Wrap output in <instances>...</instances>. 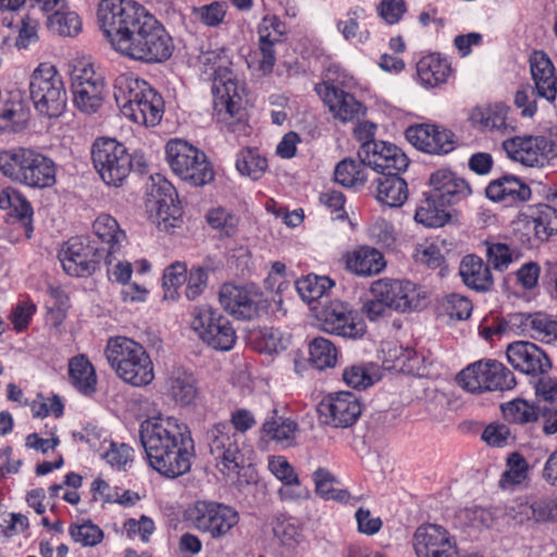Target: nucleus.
Instances as JSON below:
<instances>
[{"mask_svg":"<svg viewBox=\"0 0 557 557\" xmlns=\"http://www.w3.org/2000/svg\"><path fill=\"white\" fill-rule=\"evenodd\" d=\"M269 470L276 479L283 482L284 485H300L297 473L285 457H271L269 459Z\"/></svg>","mask_w":557,"mask_h":557,"instance_id":"69168bd1","label":"nucleus"},{"mask_svg":"<svg viewBox=\"0 0 557 557\" xmlns=\"http://www.w3.org/2000/svg\"><path fill=\"white\" fill-rule=\"evenodd\" d=\"M139 438L152 469L166 478L188 472L194 441L188 426L174 417H152L141 422Z\"/></svg>","mask_w":557,"mask_h":557,"instance_id":"f03ea898","label":"nucleus"},{"mask_svg":"<svg viewBox=\"0 0 557 557\" xmlns=\"http://www.w3.org/2000/svg\"><path fill=\"white\" fill-rule=\"evenodd\" d=\"M376 372V366L373 363L352 364L344 370L343 380L354 388H367L379 380Z\"/></svg>","mask_w":557,"mask_h":557,"instance_id":"5fc2aeb1","label":"nucleus"},{"mask_svg":"<svg viewBox=\"0 0 557 557\" xmlns=\"http://www.w3.org/2000/svg\"><path fill=\"white\" fill-rule=\"evenodd\" d=\"M529 63L536 97L554 102L557 97V74L549 57L544 51H534Z\"/></svg>","mask_w":557,"mask_h":557,"instance_id":"393cba45","label":"nucleus"},{"mask_svg":"<svg viewBox=\"0 0 557 557\" xmlns=\"http://www.w3.org/2000/svg\"><path fill=\"white\" fill-rule=\"evenodd\" d=\"M504 417L510 423L530 425L542 419V405L524 399H513L502 406Z\"/></svg>","mask_w":557,"mask_h":557,"instance_id":"c03bdc74","label":"nucleus"},{"mask_svg":"<svg viewBox=\"0 0 557 557\" xmlns=\"http://www.w3.org/2000/svg\"><path fill=\"white\" fill-rule=\"evenodd\" d=\"M98 22L113 49L134 60L162 62L172 55L173 42L165 28L133 0H101Z\"/></svg>","mask_w":557,"mask_h":557,"instance_id":"f257e3e1","label":"nucleus"},{"mask_svg":"<svg viewBox=\"0 0 557 557\" xmlns=\"http://www.w3.org/2000/svg\"><path fill=\"white\" fill-rule=\"evenodd\" d=\"M27 113L21 104L4 108L0 113V131L18 132L25 127Z\"/></svg>","mask_w":557,"mask_h":557,"instance_id":"0e129e2a","label":"nucleus"},{"mask_svg":"<svg viewBox=\"0 0 557 557\" xmlns=\"http://www.w3.org/2000/svg\"><path fill=\"white\" fill-rule=\"evenodd\" d=\"M69 377L71 384L84 395L95 393L97 385L95 368L84 355L70 359Z\"/></svg>","mask_w":557,"mask_h":557,"instance_id":"ea45409f","label":"nucleus"},{"mask_svg":"<svg viewBox=\"0 0 557 557\" xmlns=\"http://www.w3.org/2000/svg\"><path fill=\"white\" fill-rule=\"evenodd\" d=\"M515 324L528 332L531 337L550 342L557 338V321L543 312L518 313L513 317Z\"/></svg>","mask_w":557,"mask_h":557,"instance_id":"58836bf2","label":"nucleus"},{"mask_svg":"<svg viewBox=\"0 0 557 557\" xmlns=\"http://www.w3.org/2000/svg\"><path fill=\"white\" fill-rule=\"evenodd\" d=\"M457 382L472 394L508 391L517 384L513 373L496 360H480L468 366L457 375Z\"/></svg>","mask_w":557,"mask_h":557,"instance_id":"9d476101","label":"nucleus"},{"mask_svg":"<svg viewBox=\"0 0 557 557\" xmlns=\"http://www.w3.org/2000/svg\"><path fill=\"white\" fill-rule=\"evenodd\" d=\"M533 519L537 522H557V493L533 502Z\"/></svg>","mask_w":557,"mask_h":557,"instance_id":"774afa93","label":"nucleus"},{"mask_svg":"<svg viewBox=\"0 0 557 557\" xmlns=\"http://www.w3.org/2000/svg\"><path fill=\"white\" fill-rule=\"evenodd\" d=\"M70 534L75 542L81 543L83 546H95L103 537L101 529L90 521L79 525H71Z\"/></svg>","mask_w":557,"mask_h":557,"instance_id":"e2e57ef3","label":"nucleus"},{"mask_svg":"<svg viewBox=\"0 0 557 557\" xmlns=\"http://www.w3.org/2000/svg\"><path fill=\"white\" fill-rule=\"evenodd\" d=\"M535 404L542 405V407H550L556 404L557 400V379L550 376H541L534 383Z\"/></svg>","mask_w":557,"mask_h":557,"instance_id":"680f3d73","label":"nucleus"},{"mask_svg":"<svg viewBox=\"0 0 557 557\" xmlns=\"http://www.w3.org/2000/svg\"><path fill=\"white\" fill-rule=\"evenodd\" d=\"M446 203H442L438 199L428 191L426 197L420 202L414 213V220L426 227H441L450 218L447 212Z\"/></svg>","mask_w":557,"mask_h":557,"instance_id":"a18cd8bd","label":"nucleus"},{"mask_svg":"<svg viewBox=\"0 0 557 557\" xmlns=\"http://www.w3.org/2000/svg\"><path fill=\"white\" fill-rule=\"evenodd\" d=\"M156 91L147 82L133 74H121L114 81V99L123 113L126 107L133 108L145 97H153Z\"/></svg>","mask_w":557,"mask_h":557,"instance_id":"cd10ccee","label":"nucleus"},{"mask_svg":"<svg viewBox=\"0 0 557 557\" xmlns=\"http://www.w3.org/2000/svg\"><path fill=\"white\" fill-rule=\"evenodd\" d=\"M185 519L191 528L212 540L231 535L239 522L238 511L218 502L198 500L185 511Z\"/></svg>","mask_w":557,"mask_h":557,"instance_id":"6e6552de","label":"nucleus"},{"mask_svg":"<svg viewBox=\"0 0 557 557\" xmlns=\"http://www.w3.org/2000/svg\"><path fill=\"white\" fill-rule=\"evenodd\" d=\"M65 8L52 10L48 17V26L62 36H74L81 30L82 23L75 12L64 11Z\"/></svg>","mask_w":557,"mask_h":557,"instance_id":"6e6d98bb","label":"nucleus"},{"mask_svg":"<svg viewBox=\"0 0 557 557\" xmlns=\"http://www.w3.org/2000/svg\"><path fill=\"white\" fill-rule=\"evenodd\" d=\"M29 95L34 108L44 116L59 117L65 111V86L57 67L49 62L40 63L34 70L29 82Z\"/></svg>","mask_w":557,"mask_h":557,"instance_id":"423d86ee","label":"nucleus"},{"mask_svg":"<svg viewBox=\"0 0 557 557\" xmlns=\"http://www.w3.org/2000/svg\"><path fill=\"white\" fill-rule=\"evenodd\" d=\"M485 195L494 202L505 207L518 206L531 198V189L518 176L506 174L493 180L485 188Z\"/></svg>","mask_w":557,"mask_h":557,"instance_id":"a878e982","label":"nucleus"},{"mask_svg":"<svg viewBox=\"0 0 557 557\" xmlns=\"http://www.w3.org/2000/svg\"><path fill=\"white\" fill-rule=\"evenodd\" d=\"M168 395L180 406L191 405L197 395V381L191 372L183 367H174L165 381Z\"/></svg>","mask_w":557,"mask_h":557,"instance_id":"7c9ffc66","label":"nucleus"},{"mask_svg":"<svg viewBox=\"0 0 557 557\" xmlns=\"http://www.w3.org/2000/svg\"><path fill=\"white\" fill-rule=\"evenodd\" d=\"M510 108L502 102L488 106L485 109H476L471 114V120L478 123L484 131L509 135L515 132V121L509 116Z\"/></svg>","mask_w":557,"mask_h":557,"instance_id":"c85d7f7f","label":"nucleus"},{"mask_svg":"<svg viewBox=\"0 0 557 557\" xmlns=\"http://www.w3.org/2000/svg\"><path fill=\"white\" fill-rule=\"evenodd\" d=\"M508 362L521 373L536 376L547 373L552 362L545 351L537 345L527 341H517L507 346Z\"/></svg>","mask_w":557,"mask_h":557,"instance_id":"412c9836","label":"nucleus"},{"mask_svg":"<svg viewBox=\"0 0 557 557\" xmlns=\"http://www.w3.org/2000/svg\"><path fill=\"white\" fill-rule=\"evenodd\" d=\"M370 292L398 312L421 310L428 304L423 287L406 280L381 278L372 283Z\"/></svg>","mask_w":557,"mask_h":557,"instance_id":"f8f14e48","label":"nucleus"},{"mask_svg":"<svg viewBox=\"0 0 557 557\" xmlns=\"http://www.w3.org/2000/svg\"><path fill=\"white\" fill-rule=\"evenodd\" d=\"M55 164L44 153L34 149V156L24 175V184L30 188H49L55 184Z\"/></svg>","mask_w":557,"mask_h":557,"instance_id":"e433bc0d","label":"nucleus"},{"mask_svg":"<svg viewBox=\"0 0 557 557\" xmlns=\"http://www.w3.org/2000/svg\"><path fill=\"white\" fill-rule=\"evenodd\" d=\"M268 168V161L256 150L245 148L239 151L236 159V169L243 175H247L252 180H259Z\"/></svg>","mask_w":557,"mask_h":557,"instance_id":"603ef678","label":"nucleus"},{"mask_svg":"<svg viewBox=\"0 0 557 557\" xmlns=\"http://www.w3.org/2000/svg\"><path fill=\"white\" fill-rule=\"evenodd\" d=\"M459 274L465 285L475 292H487L494 285L488 264L475 255H468L462 258Z\"/></svg>","mask_w":557,"mask_h":557,"instance_id":"72a5a7b5","label":"nucleus"},{"mask_svg":"<svg viewBox=\"0 0 557 557\" xmlns=\"http://www.w3.org/2000/svg\"><path fill=\"white\" fill-rule=\"evenodd\" d=\"M482 440L490 446L503 447L513 443L515 436L508 425L491 423L484 429Z\"/></svg>","mask_w":557,"mask_h":557,"instance_id":"338daca9","label":"nucleus"},{"mask_svg":"<svg viewBox=\"0 0 557 557\" xmlns=\"http://www.w3.org/2000/svg\"><path fill=\"white\" fill-rule=\"evenodd\" d=\"M334 283L327 276L309 274L296 281V289L300 297L311 302L321 298Z\"/></svg>","mask_w":557,"mask_h":557,"instance_id":"8fccbe9b","label":"nucleus"},{"mask_svg":"<svg viewBox=\"0 0 557 557\" xmlns=\"http://www.w3.org/2000/svg\"><path fill=\"white\" fill-rule=\"evenodd\" d=\"M530 467L520 453H510L506 459V470L503 472L499 486L512 490L528 480Z\"/></svg>","mask_w":557,"mask_h":557,"instance_id":"49530a36","label":"nucleus"},{"mask_svg":"<svg viewBox=\"0 0 557 557\" xmlns=\"http://www.w3.org/2000/svg\"><path fill=\"white\" fill-rule=\"evenodd\" d=\"M228 5L224 1H213L208 4L193 7L191 18L208 27L220 26L226 15Z\"/></svg>","mask_w":557,"mask_h":557,"instance_id":"3c124183","label":"nucleus"},{"mask_svg":"<svg viewBox=\"0 0 557 557\" xmlns=\"http://www.w3.org/2000/svg\"><path fill=\"white\" fill-rule=\"evenodd\" d=\"M92 228L96 237L92 240H96L100 248H104L106 262L110 264L114 260V253L126 240V234L120 228L116 220L109 214L99 215Z\"/></svg>","mask_w":557,"mask_h":557,"instance_id":"bb28decb","label":"nucleus"},{"mask_svg":"<svg viewBox=\"0 0 557 557\" xmlns=\"http://www.w3.org/2000/svg\"><path fill=\"white\" fill-rule=\"evenodd\" d=\"M417 72L422 84L434 87L447 81L451 69L446 59L429 54L418 62Z\"/></svg>","mask_w":557,"mask_h":557,"instance_id":"79ce46f5","label":"nucleus"},{"mask_svg":"<svg viewBox=\"0 0 557 557\" xmlns=\"http://www.w3.org/2000/svg\"><path fill=\"white\" fill-rule=\"evenodd\" d=\"M185 296L188 300L197 299L208 286V268L193 267L186 280Z\"/></svg>","mask_w":557,"mask_h":557,"instance_id":"052dcab7","label":"nucleus"},{"mask_svg":"<svg viewBox=\"0 0 557 557\" xmlns=\"http://www.w3.org/2000/svg\"><path fill=\"white\" fill-rule=\"evenodd\" d=\"M207 221L213 228H219L221 235L231 237L236 233L238 218L223 208H216L208 212Z\"/></svg>","mask_w":557,"mask_h":557,"instance_id":"13d9d810","label":"nucleus"},{"mask_svg":"<svg viewBox=\"0 0 557 557\" xmlns=\"http://www.w3.org/2000/svg\"><path fill=\"white\" fill-rule=\"evenodd\" d=\"M386 267L381 251L369 246H362L346 256V268L359 276L380 274Z\"/></svg>","mask_w":557,"mask_h":557,"instance_id":"473e14b6","label":"nucleus"},{"mask_svg":"<svg viewBox=\"0 0 557 557\" xmlns=\"http://www.w3.org/2000/svg\"><path fill=\"white\" fill-rule=\"evenodd\" d=\"M166 161L182 181L201 187L213 181L214 171L207 156L182 139H171L165 146Z\"/></svg>","mask_w":557,"mask_h":557,"instance_id":"0eeeda50","label":"nucleus"},{"mask_svg":"<svg viewBox=\"0 0 557 557\" xmlns=\"http://www.w3.org/2000/svg\"><path fill=\"white\" fill-rule=\"evenodd\" d=\"M309 361L319 370L332 368L337 361V349L327 338L315 337L309 344Z\"/></svg>","mask_w":557,"mask_h":557,"instance_id":"09e8293b","label":"nucleus"},{"mask_svg":"<svg viewBox=\"0 0 557 557\" xmlns=\"http://www.w3.org/2000/svg\"><path fill=\"white\" fill-rule=\"evenodd\" d=\"M429 182L431 186L429 191L433 195V198L448 206L466 199L471 194L469 183L447 169H441L432 173Z\"/></svg>","mask_w":557,"mask_h":557,"instance_id":"b1692460","label":"nucleus"},{"mask_svg":"<svg viewBox=\"0 0 557 557\" xmlns=\"http://www.w3.org/2000/svg\"><path fill=\"white\" fill-rule=\"evenodd\" d=\"M0 209L11 210L18 226L23 227L25 236L30 238L33 233V209L29 201L16 189L7 188L0 193Z\"/></svg>","mask_w":557,"mask_h":557,"instance_id":"c9c22d12","label":"nucleus"},{"mask_svg":"<svg viewBox=\"0 0 557 557\" xmlns=\"http://www.w3.org/2000/svg\"><path fill=\"white\" fill-rule=\"evenodd\" d=\"M320 419L333 428L351 426L361 414L358 396L350 392H339L325 397L318 407Z\"/></svg>","mask_w":557,"mask_h":557,"instance_id":"6ab92c4d","label":"nucleus"},{"mask_svg":"<svg viewBox=\"0 0 557 557\" xmlns=\"http://www.w3.org/2000/svg\"><path fill=\"white\" fill-rule=\"evenodd\" d=\"M106 358L124 382L145 386L154 377L153 364L146 349L126 336L110 337L106 346Z\"/></svg>","mask_w":557,"mask_h":557,"instance_id":"20e7f679","label":"nucleus"},{"mask_svg":"<svg viewBox=\"0 0 557 557\" xmlns=\"http://www.w3.org/2000/svg\"><path fill=\"white\" fill-rule=\"evenodd\" d=\"M104 81L92 65L75 66L72 72V92L74 106L83 113L91 114L102 106Z\"/></svg>","mask_w":557,"mask_h":557,"instance_id":"f3484780","label":"nucleus"},{"mask_svg":"<svg viewBox=\"0 0 557 557\" xmlns=\"http://www.w3.org/2000/svg\"><path fill=\"white\" fill-rule=\"evenodd\" d=\"M358 158L377 175L393 171L403 172L409 164L407 156L396 145L373 139L362 143Z\"/></svg>","mask_w":557,"mask_h":557,"instance_id":"a211bd4d","label":"nucleus"},{"mask_svg":"<svg viewBox=\"0 0 557 557\" xmlns=\"http://www.w3.org/2000/svg\"><path fill=\"white\" fill-rule=\"evenodd\" d=\"M190 326L209 347L220 351L231 350L237 341L231 321L211 306H197L191 311Z\"/></svg>","mask_w":557,"mask_h":557,"instance_id":"1a4fd4ad","label":"nucleus"},{"mask_svg":"<svg viewBox=\"0 0 557 557\" xmlns=\"http://www.w3.org/2000/svg\"><path fill=\"white\" fill-rule=\"evenodd\" d=\"M104 259V248L89 237L70 238L59 251V260L63 270L72 276L86 277L91 275Z\"/></svg>","mask_w":557,"mask_h":557,"instance_id":"9b49d317","label":"nucleus"},{"mask_svg":"<svg viewBox=\"0 0 557 557\" xmlns=\"http://www.w3.org/2000/svg\"><path fill=\"white\" fill-rule=\"evenodd\" d=\"M527 218L534 223L537 240L546 242L557 233V209L546 203L529 206L527 207Z\"/></svg>","mask_w":557,"mask_h":557,"instance_id":"37998d69","label":"nucleus"},{"mask_svg":"<svg viewBox=\"0 0 557 557\" xmlns=\"http://www.w3.org/2000/svg\"><path fill=\"white\" fill-rule=\"evenodd\" d=\"M321 330L345 338H360L366 333V324L350 305L341 300L325 304L318 314Z\"/></svg>","mask_w":557,"mask_h":557,"instance_id":"dca6fc26","label":"nucleus"},{"mask_svg":"<svg viewBox=\"0 0 557 557\" xmlns=\"http://www.w3.org/2000/svg\"><path fill=\"white\" fill-rule=\"evenodd\" d=\"M153 97H145L135 107H126L122 113L125 117L144 126H156L163 116L164 103L162 97L157 92H152Z\"/></svg>","mask_w":557,"mask_h":557,"instance_id":"4c0bfd02","label":"nucleus"},{"mask_svg":"<svg viewBox=\"0 0 557 557\" xmlns=\"http://www.w3.org/2000/svg\"><path fill=\"white\" fill-rule=\"evenodd\" d=\"M222 308L238 320H252L268 309L263 293L256 285L223 284L219 293Z\"/></svg>","mask_w":557,"mask_h":557,"instance_id":"4468645a","label":"nucleus"},{"mask_svg":"<svg viewBox=\"0 0 557 557\" xmlns=\"http://www.w3.org/2000/svg\"><path fill=\"white\" fill-rule=\"evenodd\" d=\"M256 348L272 354L284 349L281 332L273 327H264L253 333Z\"/></svg>","mask_w":557,"mask_h":557,"instance_id":"bf43d9fd","label":"nucleus"},{"mask_svg":"<svg viewBox=\"0 0 557 557\" xmlns=\"http://www.w3.org/2000/svg\"><path fill=\"white\" fill-rule=\"evenodd\" d=\"M364 166L361 161L347 158L337 163L334 176L335 181L345 187H360L367 181Z\"/></svg>","mask_w":557,"mask_h":557,"instance_id":"de8ad7c7","label":"nucleus"},{"mask_svg":"<svg viewBox=\"0 0 557 557\" xmlns=\"http://www.w3.org/2000/svg\"><path fill=\"white\" fill-rule=\"evenodd\" d=\"M147 208L153 222L161 231L169 232L178 226L182 219V208L177 200L175 187L166 180L152 178L149 187Z\"/></svg>","mask_w":557,"mask_h":557,"instance_id":"2eb2a0df","label":"nucleus"},{"mask_svg":"<svg viewBox=\"0 0 557 557\" xmlns=\"http://www.w3.org/2000/svg\"><path fill=\"white\" fill-rule=\"evenodd\" d=\"M186 280V263L176 261L166 267L162 277V287L164 289L163 298L165 300H176L178 298V288Z\"/></svg>","mask_w":557,"mask_h":557,"instance_id":"864d4df0","label":"nucleus"},{"mask_svg":"<svg viewBox=\"0 0 557 557\" xmlns=\"http://www.w3.org/2000/svg\"><path fill=\"white\" fill-rule=\"evenodd\" d=\"M448 546H456L447 531L436 524L420 527L414 533V549L418 557H435Z\"/></svg>","mask_w":557,"mask_h":557,"instance_id":"2f4dec72","label":"nucleus"},{"mask_svg":"<svg viewBox=\"0 0 557 557\" xmlns=\"http://www.w3.org/2000/svg\"><path fill=\"white\" fill-rule=\"evenodd\" d=\"M407 140L417 149L435 154H446L455 149V135L436 125L420 124L406 129Z\"/></svg>","mask_w":557,"mask_h":557,"instance_id":"4be33fe9","label":"nucleus"},{"mask_svg":"<svg viewBox=\"0 0 557 557\" xmlns=\"http://www.w3.org/2000/svg\"><path fill=\"white\" fill-rule=\"evenodd\" d=\"M33 156L34 149L21 146L0 150V173L10 181L23 185Z\"/></svg>","mask_w":557,"mask_h":557,"instance_id":"f704fd0d","label":"nucleus"},{"mask_svg":"<svg viewBox=\"0 0 557 557\" xmlns=\"http://www.w3.org/2000/svg\"><path fill=\"white\" fill-rule=\"evenodd\" d=\"M261 430L271 441L289 447L294 444L298 424L293 419L278 416L277 410L274 409L272 416L263 422Z\"/></svg>","mask_w":557,"mask_h":557,"instance_id":"a19ab883","label":"nucleus"},{"mask_svg":"<svg viewBox=\"0 0 557 557\" xmlns=\"http://www.w3.org/2000/svg\"><path fill=\"white\" fill-rule=\"evenodd\" d=\"M314 89L335 119L343 122H351L358 120L363 114L364 108L362 103L351 94L344 91L335 85L323 82L317 84Z\"/></svg>","mask_w":557,"mask_h":557,"instance_id":"5701e85b","label":"nucleus"},{"mask_svg":"<svg viewBox=\"0 0 557 557\" xmlns=\"http://www.w3.org/2000/svg\"><path fill=\"white\" fill-rule=\"evenodd\" d=\"M507 156L527 166L543 165L552 150L550 141L544 136H515L503 141Z\"/></svg>","mask_w":557,"mask_h":557,"instance_id":"aec40b11","label":"nucleus"},{"mask_svg":"<svg viewBox=\"0 0 557 557\" xmlns=\"http://www.w3.org/2000/svg\"><path fill=\"white\" fill-rule=\"evenodd\" d=\"M441 311L450 319L467 320L472 312V304L469 298L460 294L446 295L440 302Z\"/></svg>","mask_w":557,"mask_h":557,"instance_id":"4d7b16f0","label":"nucleus"},{"mask_svg":"<svg viewBox=\"0 0 557 557\" xmlns=\"http://www.w3.org/2000/svg\"><path fill=\"white\" fill-rule=\"evenodd\" d=\"M206 441L216 468L224 474L237 473L244 457L239 448V435L227 422H219L208 429Z\"/></svg>","mask_w":557,"mask_h":557,"instance_id":"ddd939ff","label":"nucleus"},{"mask_svg":"<svg viewBox=\"0 0 557 557\" xmlns=\"http://www.w3.org/2000/svg\"><path fill=\"white\" fill-rule=\"evenodd\" d=\"M91 158L101 180L115 187L121 186L132 171L144 173L147 166L143 154H131L123 144L112 138L97 139Z\"/></svg>","mask_w":557,"mask_h":557,"instance_id":"39448f33","label":"nucleus"},{"mask_svg":"<svg viewBox=\"0 0 557 557\" xmlns=\"http://www.w3.org/2000/svg\"><path fill=\"white\" fill-rule=\"evenodd\" d=\"M198 63L205 67V72L212 70L216 74L212 83L213 109L220 122L232 126L240 125L245 117L244 95L245 88L234 78L227 69L216 70L221 53L216 50L201 51Z\"/></svg>","mask_w":557,"mask_h":557,"instance_id":"7ed1b4c3","label":"nucleus"},{"mask_svg":"<svg viewBox=\"0 0 557 557\" xmlns=\"http://www.w3.org/2000/svg\"><path fill=\"white\" fill-rule=\"evenodd\" d=\"M398 173H382L372 182L376 200L388 207H400L408 198L407 183Z\"/></svg>","mask_w":557,"mask_h":557,"instance_id":"c756f323","label":"nucleus"}]
</instances>
